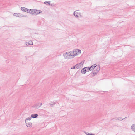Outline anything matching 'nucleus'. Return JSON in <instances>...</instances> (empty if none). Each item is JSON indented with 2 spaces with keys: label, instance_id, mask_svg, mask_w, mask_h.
<instances>
[{
  "label": "nucleus",
  "instance_id": "nucleus-1",
  "mask_svg": "<svg viewBox=\"0 0 135 135\" xmlns=\"http://www.w3.org/2000/svg\"><path fill=\"white\" fill-rule=\"evenodd\" d=\"M81 62L80 63L77 64L76 65H75V66H73L71 68V69H78L80 68H81L82 65L81 64Z\"/></svg>",
  "mask_w": 135,
  "mask_h": 135
},
{
  "label": "nucleus",
  "instance_id": "nucleus-2",
  "mask_svg": "<svg viewBox=\"0 0 135 135\" xmlns=\"http://www.w3.org/2000/svg\"><path fill=\"white\" fill-rule=\"evenodd\" d=\"M42 105L41 103H38L34 105L32 107H34L35 108L37 109L40 107Z\"/></svg>",
  "mask_w": 135,
  "mask_h": 135
},
{
  "label": "nucleus",
  "instance_id": "nucleus-3",
  "mask_svg": "<svg viewBox=\"0 0 135 135\" xmlns=\"http://www.w3.org/2000/svg\"><path fill=\"white\" fill-rule=\"evenodd\" d=\"M13 16H16L17 17H25V16H24V15L22 14H21L20 13H14L13 15Z\"/></svg>",
  "mask_w": 135,
  "mask_h": 135
},
{
  "label": "nucleus",
  "instance_id": "nucleus-4",
  "mask_svg": "<svg viewBox=\"0 0 135 135\" xmlns=\"http://www.w3.org/2000/svg\"><path fill=\"white\" fill-rule=\"evenodd\" d=\"M65 59H69L70 58V52H66L63 54V55Z\"/></svg>",
  "mask_w": 135,
  "mask_h": 135
},
{
  "label": "nucleus",
  "instance_id": "nucleus-5",
  "mask_svg": "<svg viewBox=\"0 0 135 135\" xmlns=\"http://www.w3.org/2000/svg\"><path fill=\"white\" fill-rule=\"evenodd\" d=\"M35 9H28L27 13L31 14H34L35 12Z\"/></svg>",
  "mask_w": 135,
  "mask_h": 135
},
{
  "label": "nucleus",
  "instance_id": "nucleus-6",
  "mask_svg": "<svg viewBox=\"0 0 135 135\" xmlns=\"http://www.w3.org/2000/svg\"><path fill=\"white\" fill-rule=\"evenodd\" d=\"M78 10H77L76 11H75L73 13V15H74L75 17H79V16H78V15L79 14L80 15V13H78L76 11H78Z\"/></svg>",
  "mask_w": 135,
  "mask_h": 135
},
{
  "label": "nucleus",
  "instance_id": "nucleus-7",
  "mask_svg": "<svg viewBox=\"0 0 135 135\" xmlns=\"http://www.w3.org/2000/svg\"><path fill=\"white\" fill-rule=\"evenodd\" d=\"M21 10L23 11L26 12L27 13L28 11V9L25 7H22L21 8Z\"/></svg>",
  "mask_w": 135,
  "mask_h": 135
},
{
  "label": "nucleus",
  "instance_id": "nucleus-8",
  "mask_svg": "<svg viewBox=\"0 0 135 135\" xmlns=\"http://www.w3.org/2000/svg\"><path fill=\"white\" fill-rule=\"evenodd\" d=\"M97 72L95 71V70H94L90 74L91 76L92 77L96 75L97 74Z\"/></svg>",
  "mask_w": 135,
  "mask_h": 135
},
{
  "label": "nucleus",
  "instance_id": "nucleus-9",
  "mask_svg": "<svg viewBox=\"0 0 135 135\" xmlns=\"http://www.w3.org/2000/svg\"><path fill=\"white\" fill-rule=\"evenodd\" d=\"M35 12L34 14L35 15H37L39 14L40 13L42 12V11L41 10H37L36 9H35Z\"/></svg>",
  "mask_w": 135,
  "mask_h": 135
},
{
  "label": "nucleus",
  "instance_id": "nucleus-10",
  "mask_svg": "<svg viewBox=\"0 0 135 135\" xmlns=\"http://www.w3.org/2000/svg\"><path fill=\"white\" fill-rule=\"evenodd\" d=\"M26 45H32L33 43L32 41L31 40L30 41L28 42H26Z\"/></svg>",
  "mask_w": 135,
  "mask_h": 135
},
{
  "label": "nucleus",
  "instance_id": "nucleus-11",
  "mask_svg": "<svg viewBox=\"0 0 135 135\" xmlns=\"http://www.w3.org/2000/svg\"><path fill=\"white\" fill-rule=\"evenodd\" d=\"M38 114H32L31 115V118H36L38 117Z\"/></svg>",
  "mask_w": 135,
  "mask_h": 135
},
{
  "label": "nucleus",
  "instance_id": "nucleus-12",
  "mask_svg": "<svg viewBox=\"0 0 135 135\" xmlns=\"http://www.w3.org/2000/svg\"><path fill=\"white\" fill-rule=\"evenodd\" d=\"M74 51H73H73H70V56H72V58H73L74 57Z\"/></svg>",
  "mask_w": 135,
  "mask_h": 135
},
{
  "label": "nucleus",
  "instance_id": "nucleus-13",
  "mask_svg": "<svg viewBox=\"0 0 135 135\" xmlns=\"http://www.w3.org/2000/svg\"><path fill=\"white\" fill-rule=\"evenodd\" d=\"M26 124L27 126L29 127H31L32 125V123L31 122L26 123Z\"/></svg>",
  "mask_w": 135,
  "mask_h": 135
},
{
  "label": "nucleus",
  "instance_id": "nucleus-14",
  "mask_svg": "<svg viewBox=\"0 0 135 135\" xmlns=\"http://www.w3.org/2000/svg\"><path fill=\"white\" fill-rule=\"evenodd\" d=\"M97 66V65L96 64H94L92 65L91 66L90 68L91 69H92V70H93Z\"/></svg>",
  "mask_w": 135,
  "mask_h": 135
},
{
  "label": "nucleus",
  "instance_id": "nucleus-15",
  "mask_svg": "<svg viewBox=\"0 0 135 135\" xmlns=\"http://www.w3.org/2000/svg\"><path fill=\"white\" fill-rule=\"evenodd\" d=\"M86 70L85 68H83L81 70V73L83 74H85L86 73Z\"/></svg>",
  "mask_w": 135,
  "mask_h": 135
},
{
  "label": "nucleus",
  "instance_id": "nucleus-16",
  "mask_svg": "<svg viewBox=\"0 0 135 135\" xmlns=\"http://www.w3.org/2000/svg\"><path fill=\"white\" fill-rule=\"evenodd\" d=\"M131 129L133 131L135 132V124L132 125L131 127Z\"/></svg>",
  "mask_w": 135,
  "mask_h": 135
},
{
  "label": "nucleus",
  "instance_id": "nucleus-17",
  "mask_svg": "<svg viewBox=\"0 0 135 135\" xmlns=\"http://www.w3.org/2000/svg\"><path fill=\"white\" fill-rule=\"evenodd\" d=\"M85 69H86V71H91L92 70V69H91L90 68H89V67H85Z\"/></svg>",
  "mask_w": 135,
  "mask_h": 135
},
{
  "label": "nucleus",
  "instance_id": "nucleus-18",
  "mask_svg": "<svg viewBox=\"0 0 135 135\" xmlns=\"http://www.w3.org/2000/svg\"><path fill=\"white\" fill-rule=\"evenodd\" d=\"M55 104V103L54 102H51V103H49L50 105L51 106H53Z\"/></svg>",
  "mask_w": 135,
  "mask_h": 135
},
{
  "label": "nucleus",
  "instance_id": "nucleus-19",
  "mask_svg": "<svg viewBox=\"0 0 135 135\" xmlns=\"http://www.w3.org/2000/svg\"><path fill=\"white\" fill-rule=\"evenodd\" d=\"M76 50V51L77 52V54L78 53L79 54L81 53V50L78 49H77Z\"/></svg>",
  "mask_w": 135,
  "mask_h": 135
},
{
  "label": "nucleus",
  "instance_id": "nucleus-20",
  "mask_svg": "<svg viewBox=\"0 0 135 135\" xmlns=\"http://www.w3.org/2000/svg\"><path fill=\"white\" fill-rule=\"evenodd\" d=\"M73 51H74V57L77 55V51H76V50H73Z\"/></svg>",
  "mask_w": 135,
  "mask_h": 135
},
{
  "label": "nucleus",
  "instance_id": "nucleus-21",
  "mask_svg": "<svg viewBox=\"0 0 135 135\" xmlns=\"http://www.w3.org/2000/svg\"><path fill=\"white\" fill-rule=\"evenodd\" d=\"M50 1H45L44 3L46 4L50 5Z\"/></svg>",
  "mask_w": 135,
  "mask_h": 135
},
{
  "label": "nucleus",
  "instance_id": "nucleus-22",
  "mask_svg": "<svg viewBox=\"0 0 135 135\" xmlns=\"http://www.w3.org/2000/svg\"><path fill=\"white\" fill-rule=\"evenodd\" d=\"M126 118V117L122 119V118L121 117H118L117 118V119L120 120H122Z\"/></svg>",
  "mask_w": 135,
  "mask_h": 135
},
{
  "label": "nucleus",
  "instance_id": "nucleus-23",
  "mask_svg": "<svg viewBox=\"0 0 135 135\" xmlns=\"http://www.w3.org/2000/svg\"><path fill=\"white\" fill-rule=\"evenodd\" d=\"M31 118H26V119H25V122L26 123L27 120H30Z\"/></svg>",
  "mask_w": 135,
  "mask_h": 135
},
{
  "label": "nucleus",
  "instance_id": "nucleus-24",
  "mask_svg": "<svg viewBox=\"0 0 135 135\" xmlns=\"http://www.w3.org/2000/svg\"><path fill=\"white\" fill-rule=\"evenodd\" d=\"M100 67L99 66V68H97V69H96L95 71L96 72H97V73L99 71V70H100Z\"/></svg>",
  "mask_w": 135,
  "mask_h": 135
},
{
  "label": "nucleus",
  "instance_id": "nucleus-25",
  "mask_svg": "<svg viewBox=\"0 0 135 135\" xmlns=\"http://www.w3.org/2000/svg\"><path fill=\"white\" fill-rule=\"evenodd\" d=\"M117 119L116 118H115L112 119L111 120V121H112V120H116Z\"/></svg>",
  "mask_w": 135,
  "mask_h": 135
},
{
  "label": "nucleus",
  "instance_id": "nucleus-26",
  "mask_svg": "<svg viewBox=\"0 0 135 135\" xmlns=\"http://www.w3.org/2000/svg\"><path fill=\"white\" fill-rule=\"evenodd\" d=\"M86 134H87V135H90V133H88V132H86Z\"/></svg>",
  "mask_w": 135,
  "mask_h": 135
},
{
  "label": "nucleus",
  "instance_id": "nucleus-27",
  "mask_svg": "<svg viewBox=\"0 0 135 135\" xmlns=\"http://www.w3.org/2000/svg\"><path fill=\"white\" fill-rule=\"evenodd\" d=\"M90 135H95V134H93L90 133Z\"/></svg>",
  "mask_w": 135,
  "mask_h": 135
}]
</instances>
